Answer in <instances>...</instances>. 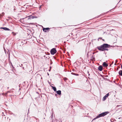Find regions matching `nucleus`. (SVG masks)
Masks as SVG:
<instances>
[{
    "instance_id": "1",
    "label": "nucleus",
    "mask_w": 122,
    "mask_h": 122,
    "mask_svg": "<svg viewBox=\"0 0 122 122\" xmlns=\"http://www.w3.org/2000/svg\"><path fill=\"white\" fill-rule=\"evenodd\" d=\"M111 46H112L110 45L105 43L103 44L100 46H97V48L99 50L101 51H108V49L107 48H109Z\"/></svg>"
},
{
    "instance_id": "2",
    "label": "nucleus",
    "mask_w": 122,
    "mask_h": 122,
    "mask_svg": "<svg viewBox=\"0 0 122 122\" xmlns=\"http://www.w3.org/2000/svg\"><path fill=\"white\" fill-rule=\"evenodd\" d=\"M108 113V112H106L102 113L101 114H99L97 116L96 118H94L93 120V121L95 120L96 119L98 118L101 117H104L105 115H106Z\"/></svg>"
},
{
    "instance_id": "3",
    "label": "nucleus",
    "mask_w": 122,
    "mask_h": 122,
    "mask_svg": "<svg viewBox=\"0 0 122 122\" xmlns=\"http://www.w3.org/2000/svg\"><path fill=\"white\" fill-rule=\"evenodd\" d=\"M56 52V49L55 48H53L51 50V54L54 55L55 54Z\"/></svg>"
},
{
    "instance_id": "4",
    "label": "nucleus",
    "mask_w": 122,
    "mask_h": 122,
    "mask_svg": "<svg viewBox=\"0 0 122 122\" xmlns=\"http://www.w3.org/2000/svg\"><path fill=\"white\" fill-rule=\"evenodd\" d=\"M109 93H108L106 94L105 96L103 97V101H105L106 98H107L108 97V96L109 95Z\"/></svg>"
},
{
    "instance_id": "5",
    "label": "nucleus",
    "mask_w": 122,
    "mask_h": 122,
    "mask_svg": "<svg viewBox=\"0 0 122 122\" xmlns=\"http://www.w3.org/2000/svg\"><path fill=\"white\" fill-rule=\"evenodd\" d=\"M27 17L28 18V20H29L31 19H33L34 18H37V17L35 16L30 15L28 16Z\"/></svg>"
},
{
    "instance_id": "6",
    "label": "nucleus",
    "mask_w": 122,
    "mask_h": 122,
    "mask_svg": "<svg viewBox=\"0 0 122 122\" xmlns=\"http://www.w3.org/2000/svg\"><path fill=\"white\" fill-rule=\"evenodd\" d=\"M98 70L100 71H102L103 69V67L102 66H100L98 68Z\"/></svg>"
},
{
    "instance_id": "7",
    "label": "nucleus",
    "mask_w": 122,
    "mask_h": 122,
    "mask_svg": "<svg viewBox=\"0 0 122 122\" xmlns=\"http://www.w3.org/2000/svg\"><path fill=\"white\" fill-rule=\"evenodd\" d=\"M102 65L104 67H106L108 66V64L106 63L105 62H104L103 63Z\"/></svg>"
},
{
    "instance_id": "8",
    "label": "nucleus",
    "mask_w": 122,
    "mask_h": 122,
    "mask_svg": "<svg viewBox=\"0 0 122 122\" xmlns=\"http://www.w3.org/2000/svg\"><path fill=\"white\" fill-rule=\"evenodd\" d=\"M50 29V28H43V31L45 32H46V31L47 30H49Z\"/></svg>"
},
{
    "instance_id": "9",
    "label": "nucleus",
    "mask_w": 122,
    "mask_h": 122,
    "mask_svg": "<svg viewBox=\"0 0 122 122\" xmlns=\"http://www.w3.org/2000/svg\"><path fill=\"white\" fill-rule=\"evenodd\" d=\"M1 28L3 29L4 30H10L9 28H7L6 27H2Z\"/></svg>"
},
{
    "instance_id": "10",
    "label": "nucleus",
    "mask_w": 122,
    "mask_h": 122,
    "mask_svg": "<svg viewBox=\"0 0 122 122\" xmlns=\"http://www.w3.org/2000/svg\"><path fill=\"white\" fill-rule=\"evenodd\" d=\"M57 94H58L59 95H61V91L60 90H58L56 92Z\"/></svg>"
},
{
    "instance_id": "11",
    "label": "nucleus",
    "mask_w": 122,
    "mask_h": 122,
    "mask_svg": "<svg viewBox=\"0 0 122 122\" xmlns=\"http://www.w3.org/2000/svg\"><path fill=\"white\" fill-rule=\"evenodd\" d=\"M51 87L54 91H56V89L55 87L52 86Z\"/></svg>"
},
{
    "instance_id": "12",
    "label": "nucleus",
    "mask_w": 122,
    "mask_h": 122,
    "mask_svg": "<svg viewBox=\"0 0 122 122\" xmlns=\"http://www.w3.org/2000/svg\"><path fill=\"white\" fill-rule=\"evenodd\" d=\"M119 74L120 75L122 76V70H120L119 72Z\"/></svg>"
},
{
    "instance_id": "13",
    "label": "nucleus",
    "mask_w": 122,
    "mask_h": 122,
    "mask_svg": "<svg viewBox=\"0 0 122 122\" xmlns=\"http://www.w3.org/2000/svg\"><path fill=\"white\" fill-rule=\"evenodd\" d=\"M71 74H72V75H76V76H78L79 75V74H76V73H73V72H72L71 73Z\"/></svg>"
},
{
    "instance_id": "14",
    "label": "nucleus",
    "mask_w": 122,
    "mask_h": 122,
    "mask_svg": "<svg viewBox=\"0 0 122 122\" xmlns=\"http://www.w3.org/2000/svg\"><path fill=\"white\" fill-rule=\"evenodd\" d=\"M2 15H1V16L3 17L4 15L5 14L4 12H2Z\"/></svg>"
},
{
    "instance_id": "15",
    "label": "nucleus",
    "mask_w": 122,
    "mask_h": 122,
    "mask_svg": "<svg viewBox=\"0 0 122 122\" xmlns=\"http://www.w3.org/2000/svg\"><path fill=\"white\" fill-rule=\"evenodd\" d=\"M9 92H10L9 91H7L6 93V94H7Z\"/></svg>"
},
{
    "instance_id": "16",
    "label": "nucleus",
    "mask_w": 122,
    "mask_h": 122,
    "mask_svg": "<svg viewBox=\"0 0 122 122\" xmlns=\"http://www.w3.org/2000/svg\"><path fill=\"white\" fill-rule=\"evenodd\" d=\"M2 17V16H1V15L0 14V18H1Z\"/></svg>"
},
{
    "instance_id": "17",
    "label": "nucleus",
    "mask_w": 122,
    "mask_h": 122,
    "mask_svg": "<svg viewBox=\"0 0 122 122\" xmlns=\"http://www.w3.org/2000/svg\"><path fill=\"white\" fill-rule=\"evenodd\" d=\"M22 64H20V66H22Z\"/></svg>"
},
{
    "instance_id": "18",
    "label": "nucleus",
    "mask_w": 122,
    "mask_h": 122,
    "mask_svg": "<svg viewBox=\"0 0 122 122\" xmlns=\"http://www.w3.org/2000/svg\"><path fill=\"white\" fill-rule=\"evenodd\" d=\"M102 39V38H99L98 39V41H99V39Z\"/></svg>"
},
{
    "instance_id": "19",
    "label": "nucleus",
    "mask_w": 122,
    "mask_h": 122,
    "mask_svg": "<svg viewBox=\"0 0 122 122\" xmlns=\"http://www.w3.org/2000/svg\"><path fill=\"white\" fill-rule=\"evenodd\" d=\"M11 65L12 66H13L12 64V63L11 62Z\"/></svg>"
},
{
    "instance_id": "20",
    "label": "nucleus",
    "mask_w": 122,
    "mask_h": 122,
    "mask_svg": "<svg viewBox=\"0 0 122 122\" xmlns=\"http://www.w3.org/2000/svg\"><path fill=\"white\" fill-rule=\"evenodd\" d=\"M121 69H122V64L121 65Z\"/></svg>"
},
{
    "instance_id": "21",
    "label": "nucleus",
    "mask_w": 122,
    "mask_h": 122,
    "mask_svg": "<svg viewBox=\"0 0 122 122\" xmlns=\"http://www.w3.org/2000/svg\"><path fill=\"white\" fill-rule=\"evenodd\" d=\"M117 62V60H116V62L115 63H116Z\"/></svg>"
},
{
    "instance_id": "22",
    "label": "nucleus",
    "mask_w": 122,
    "mask_h": 122,
    "mask_svg": "<svg viewBox=\"0 0 122 122\" xmlns=\"http://www.w3.org/2000/svg\"><path fill=\"white\" fill-rule=\"evenodd\" d=\"M113 62H113V61H112V64H113Z\"/></svg>"
},
{
    "instance_id": "23",
    "label": "nucleus",
    "mask_w": 122,
    "mask_h": 122,
    "mask_svg": "<svg viewBox=\"0 0 122 122\" xmlns=\"http://www.w3.org/2000/svg\"><path fill=\"white\" fill-rule=\"evenodd\" d=\"M116 63H115L114 65H116Z\"/></svg>"
},
{
    "instance_id": "24",
    "label": "nucleus",
    "mask_w": 122,
    "mask_h": 122,
    "mask_svg": "<svg viewBox=\"0 0 122 122\" xmlns=\"http://www.w3.org/2000/svg\"><path fill=\"white\" fill-rule=\"evenodd\" d=\"M23 69L24 70V67H23Z\"/></svg>"
},
{
    "instance_id": "25",
    "label": "nucleus",
    "mask_w": 122,
    "mask_h": 122,
    "mask_svg": "<svg viewBox=\"0 0 122 122\" xmlns=\"http://www.w3.org/2000/svg\"><path fill=\"white\" fill-rule=\"evenodd\" d=\"M9 62H10V64H11V62H10V61H9Z\"/></svg>"
},
{
    "instance_id": "26",
    "label": "nucleus",
    "mask_w": 122,
    "mask_h": 122,
    "mask_svg": "<svg viewBox=\"0 0 122 122\" xmlns=\"http://www.w3.org/2000/svg\"><path fill=\"white\" fill-rule=\"evenodd\" d=\"M48 75H49V73H48Z\"/></svg>"
},
{
    "instance_id": "27",
    "label": "nucleus",
    "mask_w": 122,
    "mask_h": 122,
    "mask_svg": "<svg viewBox=\"0 0 122 122\" xmlns=\"http://www.w3.org/2000/svg\"><path fill=\"white\" fill-rule=\"evenodd\" d=\"M9 88V87H7V89H8Z\"/></svg>"
},
{
    "instance_id": "28",
    "label": "nucleus",
    "mask_w": 122,
    "mask_h": 122,
    "mask_svg": "<svg viewBox=\"0 0 122 122\" xmlns=\"http://www.w3.org/2000/svg\"><path fill=\"white\" fill-rule=\"evenodd\" d=\"M50 70H50V69L49 70V71H50Z\"/></svg>"
},
{
    "instance_id": "29",
    "label": "nucleus",
    "mask_w": 122,
    "mask_h": 122,
    "mask_svg": "<svg viewBox=\"0 0 122 122\" xmlns=\"http://www.w3.org/2000/svg\"><path fill=\"white\" fill-rule=\"evenodd\" d=\"M57 95V94H55V95L56 96Z\"/></svg>"
},
{
    "instance_id": "30",
    "label": "nucleus",
    "mask_w": 122,
    "mask_h": 122,
    "mask_svg": "<svg viewBox=\"0 0 122 122\" xmlns=\"http://www.w3.org/2000/svg\"><path fill=\"white\" fill-rule=\"evenodd\" d=\"M102 40L103 41H104V40L103 39H102Z\"/></svg>"
},
{
    "instance_id": "31",
    "label": "nucleus",
    "mask_w": 122,
    "mask_h": 122,
    "mask_svg": "<svg viewBox=\"0 0 122 122\" xmlns=\"http://www.w3.org/2000/svg\"><path fill=\"white\" fill-rule=\"evenodd\" d=\"M94 54V53H93V54Z\"/></svg>"
},
{
    "instance_id": "32",
    "label": "nucleus",
    "mask_w": 122,
    "mask_h": 122,
    "mask_svg": "<svg viewBox=\"0 0 122 122\" xmlns=\"http://www.w3.org/2000/svg\"><path fill=\"white\" fill-rule=\"evenodd\" d=\"M20 88L19 90H20Z\"/></svg>"
},
{
    "instance_id": "33",
    "label": "nucleus",
    "mask_w": 122,
    "mask_h": 122,
    "mask_svg": "<svg viewBox=\"0 0 122 122\" xmlns=\"http://www.w3.org/2000/svg\"><path fill=\"white\" fill-rule=\"evenodd\" d=\"M119 106H117V107H118Z\"/></svg>"
}]
</instances>
